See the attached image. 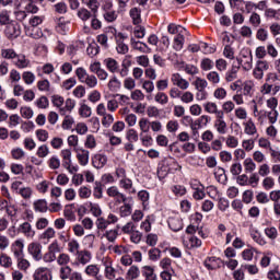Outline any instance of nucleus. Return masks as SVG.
<instances>
[{
	"instance_id": "f257e3e1",
	"label": "nucleus",
	"mask_w": 280,
	"mask_h": 280,
	"mask_svg": "<svg viewBox=\"0 0 280 280\" xmlns=\"http://www.w3.org/2000/svg\"><path fill=\"white\" fill-rule=\"evenodd\" d=\"M278 77L277 74H269L266 78L265 83L260 88V93L262 95H277L280 91V85L275 83L277 82Z\"/></svg>"
},
{
	"instance_id": "f03ea898",
	"label": "nucleus",
	"mask_w": 280,
	"mask_h": 280,
	"mask_svg": "<svg viewBox=\"0 0 280 280\" xmlns=\"http://www.w3.org/2000/svg\"><path fill=\"white\" fill-rule=\"evenodd\" d=\"M96 115L102 117L101 124L103 128H110V126H113L115 122V117L113 114H108V109L104 103H101L96 106Z\"/></svg>"
},
{
	"instance_id": "7ed1b4c3",
	"label": "nucleus",
	"mask_w": 280,
	"mask_h": 280,
	"mask_svg": "<svg viewBox=\"0 0 280 280\" xmlns=\"http://www.w3.org/2000/svg\"><path fill=\"white\" fill-rule=\"evenodd\" d=\"M270 69V62L267 60H257L253 69L255 80H264V74Z\"/></svg>"
},
{
	"instance_id": "20e7f679",
	"label": "nucleus",
	"mask_w": 280,
	"mask_h": 280,
	"mask_svg": "<svg viewBox=\"0 0 280 280\" xmlns=\"http://www.w3.org/2000/svg\"><path fill=\"white\" fill-rule=\"evenodd\" d=\"M27 253L34 261L43 259V245L38 242H32L27 245Z\"/></svg>"
},
{
	"instance_id": "39448f33",
	"label": "nucleus",
	"mask_w": 280,
	"mask_h": 280,
	"mask_svg": "<svg viewBox=\"0 0 280 280\" xmlns=\"http://www.w3.org/2000/svg\"><path fill=\"white\" fill-rule=\"evenodd\" d=\"M116 38V50L117 54H121L122 56H126V54H128L129 48L126 45V43H124V40H126L128 38V35L124 34V33H117L115 35Z\"/></svg>"
},
{
	"instance_id": "423d86ee",
	"label": "nucleus",
	"mask_w": 280,
	"mask_h": 280,
	"mask_svg": "<svg viewBox=\"0 0 280 280\" xmlns=\"http://www.w3.org/2000/svg\"><path fill=\"white\" fill-rule=\"evenodd\" d=\"M241 65L244 71H250L253 69V50L246 49L241 52Z\"/></svg>"
},
{
	"instance_id": "0eeeda50",
	"label": "nucleus",
	"mask_w": 280,
	"mask_h": 280,
	"mask_svg": "<svg viewBox=\"0 0 280 280\" xmlns=\"http://www.w3.org/2000/svg\"><path fill=\"white\" fill-rule=\"evenodd\" d=\"M171 82L173 86L179 89L180 91H187V89H189V81L184 79L180 73H173L171 75Z\"/></svg>"
},
{
	"instance_id": "6e6552de",
	"label": "nucleus",
	"mask_w": 280,
	"mask_h": 280,
	"mask_svg": "<svg viewBox=\"0 0 280 280\" xmlns=\"http://www.w3.org/2000/svg\"><path fill=\"white\" fill-rule=\"evenodd\" d=\"M7 38L13 40V38H19L21 36V25L19 23H10L4 30Z\"/></svg>"
},
{
	"instance_id": "1a4fd4ad",
	"label": "nucleus",
	"mask_w": 280,
	"mask_h": 280,
	"mask_svg": "<svg viewBox=\"0 0 280 280\" xmlns=\"http://www.w3.org/2000/svg\"><path fill=\"white\" fill-rule=\"evenodd\" d=\"M213 127L218 135H226L229 132V125L226 124V120H224V114L215 117Z\"/></svg>"
},
{
	"instance_id": "9d476101",
	"label": "nucleus",
	"mask_w": 280,
	"mask_h": 280,
	"mask_svg": "<svg viewBox=\"0 0 280 280\" xmlns=\"http://www.w3.org/2000/svg\"><path fill=\"white\" fill-rule=\"evenodd\" d=\"M107 196H109V198H115L118 205H121V202H128V197L119 191V188L117 186H112L107 188Z\"/></svg>"
},
{
	"instance_id": "9b49d317",
	"label": "nucleus",
	"mask_w": 280,
	"mask_h": 280,
	"mask_svg": "<svg viewBox=\"0 0 280 280\" xmlns=\"http://www.w3.org/2000/svg\"><path fill=\"white\" fill-rule=\"evenodd\" d=\"M25 250V243L23 240L18 238L11 244V253L13 257L16 259L19 257H23Z\"/></svg>"
},
{
	"instance_id": "f8f14e48",
	"label": "nucleus",
	"mask_w": 280,
	"mask_h": 280,
	"mask_svg": "<svg viewBox=\"0 0 280 280\" xmlns=\"http://www.w3.org/2000/svg\"><path fill=\"white\" fill-rule=\"evenodd\" d=\"M13 65L16 69H28V67H32V61L24 54H18Z\"/></svg>"
},
{
	"instance_id": "ddd939ff",
	"label": "nucleus",
	"mask_w": 280,
	"mask_h": 280,
	"mask_svg": "<svg viewBox=\"0 0 280 280\" xmlns=\"http://www.w3.org/2000/svg\"><path fill=\"white\" fill-rule=\"evenodd\" d=\"M130 45L135 51H140V54H150L152 51V48H149L148 44L139 42L133 37L130 38Z\"/></svg>"
},
{
	"instance_id": "4468645a",
	"label": "nucleus",
	"mask_w": 280,
	"mask_h": 280,
	"mask_svg": "<svg viewBox=\"0 0 280 280\" xmlns=\"http://www.w3.org/2000/svg\"><path fill=\"white\" fill-rule=\"evenodd\" d=\"M19 232L28 240H33V237L36 235V231L34 230V228H32V224L30 222H24L20 224Z\"/></svg>"
},
{
	"instance_id": "2eb2a0df",
	"label": "nucleus",
	"mask_w": 280,
	"mask_h": 280,
	"mask_svg": "<svg viewBox=\"0 0 280 280\" xmlns=\"http://www.w3.org/2000/svg\"><path fill=\"white\" fill-rule=\"evenodd\" d=\"M106 163H108V156H106V154L96 153L92 158L93 167H95L96 170H102L106 166Z\"/></svg>"
},
{
	"instance_id": "dca6fc26",
	"label": "nucleus",
	"mask_w": 280,
	"mask_h": 280,
	"mask_svg": "<svg viewBox=\"0 0 280 280\" xmlns=\"http://www.w3.org/2000/svg\"><path fill=\"white\" fill-rule=\"evenodd\" d=\"M77 159L79 164L82 166L89 165V159L91 156V152L84 148H79L75 150Z\"/></svg>"
},
{
	"instance_id": "f3484780",
	"label": "nucleus",
	"mask_w": 280,
	"mask_h": 280,
	"mask_svg": "<svg viewBox=\"0 0 280 280\" xmlns=\"http://www.w3.org/2000/svg\"><path fill=\"white\" fill-rule=\"evenodd\" d=\"M121 202H124V205L119 207L120 218H128L132 215V198H127V201Z\"/></svg>"
},
{
	"instance_id": "a211bd4d",
	"label": "nucleus",
	"mask_w": 280,
	"mask_h": 280,
	"mask_svg": "<svg viewBox=\"0 0 280 280\" xmlns=\"http://www.w3.org/2000/svg\"><path fill=\"white\" fill-rule=\"evenodd\" d=\"M77 261L78 264H81V266H86V264L91 262V259H93V254L89 249L80 250L77 255Z\"/></svg>"
},
{
	"instance_id": "6ab92c4d",
	"label": "nucleus",
	"mask_w": 280,
	"mask_h": 280,
	"mask_svg": "<svg viewBox=\"0 0 280 280\" xmlns=\"http://www.w3.org/2000/svg\"><path fill=\"white\" fill-rule=\"evenodd\" d=\"M184 121H186V124L189 125V128L191 130V135H192V139H195V141L200 137V128L202 127H199L198 125H196L194 122V118H191V116H184L183 117Z\"/></svg>"
},
{
	"instance_id": "aec40b11",
	"label": "nucleus",
	"mask_w": 280,
	"mask_h": 280,
	"mask_svg": "<svg viewBox=\"0 0 280 280\" xmlns=\"http://www.w3.org/2000/svg\"><path fill=\"white\" fill-rule=\"evenodd\" d=\"M121 226L118 224L115 229L106 230L103 234V237L107 240V242H110V244H115L117 242V237H119V230Z\"/></svg>"
},
{
	"instance_id": "412c9836",
	"label": "nucleus",
	"mask_w": 280,
	"mask_h": 280,
	"mask_svg": "<svg viewBox=\"0 0 280 280\" xmlns=\"http://www.w3.org/2000/svg\"><path fill=\"white\" fill-rule=\"evenodd\" d=\"M170 173L178 172L182 170L180 164L174 158H165L162 160Z\"/></svg>"
},
{
	"instance_id": "4be33fe9",
	"label": "nucleus",
	"mask_w": 280,
	"mask_h": 280,
	"mask_svg": "<svg viewBox=\"0 0 280 280\" xmlns=\"http://www.w3.org/2000/svg\"><path fill=\"white\" fill-rule=\"evenodd\" d=\"M34 280H51V273L45 267H39L33 273Z\"/></svg>"
},
{
	"instance_id": "5701e85b",
	"label": "nucleus",
	"mask_w": 280,
	"mask_h": 280,
	"mask_svg": "<svg viewBox=\"0 0 280 280\" xmlns=\"http://www.w3.org/2000/svg\"><path fill=\"white\" fill-rule=\"evenodd\" d=\"M203 108L206 113H209V115H215V117H220V115H224V112L219 109L218 104L213 102L205 103Z\"/></svg>"
},
{
	"instance_id": "b1692460",
	"label": "nucleus",
	"mask_w": 280,
	"mask_h": 280,
	"mask_svg": "<svg viewBox=\"0 0 280 280\" xmlns=\"http://www.w3.org/2000/svg\"><path fill=\"white\" fill-rule=\"evenodd\" d=\"M103 63L109 73H119V62L114 58H106Z\"/></svg>"
},
{
	"instance_id": "393cba45",
	"label": "nucleus",
	"mask_w": 280,
	"mask_h": 280,
	"mask_svg": "<svg viewBox=\"0 0 280 280\" xmlns=\"http://www.w3.org/2000/svg\"><path fill=\"white\" fill-rule=\"evenodd\" d=\"M71 24V22L65 18H59L57 20V26L56 30L59 34H67V32H69V25Z\"/></svg>"
},
{
	"instance_id": "a878e982",
	"label": "nucleus",
	"mask_w": 280,
	"mask_h": 280,
	"mask_svg": "<svg viewBox=\"0 0 280 280\" xmlns=\"http://www.w3.org/2000/svg\"><path fill=\"white\" fill-rule=\"evenodd\" d=\"M0 266L1 268H12L14 266V261L12 260V257L8 255L5 252L0 253Z\"/></svg>"
},
{
	"instance_id": "bb28decb",
	"label": "nucleus",
	"mask_w": 280,
	"mask_h": 280,
	"mask_svg": "<svg viewBox=\"0 0 280 280\" xmlns=\"http://www.w3.org/2000/svg\"><path fill=\"white\" fill-rule=\"evenodd\" d=\"M37 89L42 93H47V94L54 93V89H51V83L47 79L39 80L37 82Z\"/></svg>"
},
{
	"instance_id": "cd10ccee",
	"label": "nucleus",
	"mask_w": 280,
	"mask_h": 280,
	"mask_svg": "<svg viewBox=\"0 0 280 280\" xmlns=\"http://www.w3.org/2000/svg\"><path fill=\"white\" fill-rule=\"evenodd\" d=\"M168 226L175 233L183 230V220L178 217H171L168 218Z\"/></svg>"
},
{
	"instance_id": "c85d7f7f",
	"label": "nucleus",
	"mask_w": 280,
	"mask_h": 280,
	"mask_svg": "<svg viewBox=\"0 0 280 280\" xmlns=\"http://www.w3.org/2000/svg\"><path fill=\"white\" fill-rule=\"evenodd\" d=\"M119 185L121 189H125V191H129V194H137V189L133 188L132 179L125 177L119 180Z\"/></svg>"
},
{
	"instance_id": "c756f323",
	"label": "nucleus",
	"mask_w": 280,
	"mask_h": 280,
	"mask_svg": "<svg viewBox=\"0 0 280 280\" xmlns=\"http://www.w3.org/2000/svg\"><path fill=\"white\" fill-rule=\"evenodd\" d=\"M15 259L18 264V269L21 270L22 272H27V270L32 268V262H30V260H27L25 257L20 256Z\"/></svg>"
},
{
	"instance_id": "7c9ffc66",
	"label": "nucleus",
	"mask_w": 280,
	"mask_h": 280,
	"mask_svg": "<svg viewBox=\"0 0 280 280\" xmlns=\"http://www.w3.org/2000/svg\"><path fill=\"white\" fill-rule=\"evenodd\" d=\"M67 250L70 253V255L77 256L80 252V242L75 238H71L68 241Z\"/></svg>"
},
{
	"instance_id": "2f4dec72",
	"label": "nucleus",
	"mask_w": 280,
	"mask_h": 280,
	"mask_svg": "<svg viewBox=\"0 0 280 280\" xmlns=\"http://www.w3.org/2000/svg\"><path fill=\"white\" fill-rule=\"evenodd\" d=\"M254 91H255V81L247 80L243 83V95L247 97H253Z\"/></svg>"
},
{
	"instance_id": "473e14b6",
	"label": "nucleus",
	"mask_w": 280,
	"mask_h": 280,
	"mask_svg": "<svg viewBox=\"0 0 280 280\" xmlns=\"http://www.w3.org/2000/svg\"><path fill=\"white\" fill-rule=\"evenodd\" d=\"M243 126L245 135H248L249 137L257 135V126H255L253 119H248L246 122L243 124Z\"/></svg>"
},
{
	"instance_id": "72a5a7b5",
	"label": "nucleus",
	"mask_w": 280,
	"mask_h": 280,
	"mask_svg": "<svg viewBox=\"0 0 280 280\" xmlns=\"http://www.w3.org/2000/svg\"><path fill=\"white\" fill-rule=\"evenodd\" d=\"M107 89L114 93L121 89V81H119L117 75L110 77V79L107 83Z\"/></svg>"
},
{
	"instance_id": "f704fd0d",
	"label": "nucleus",
	"mask_w": 280,
	"mask_h": 280,
	"mask_svg": "<svg viewBox=\"0 0 280 280\" xmlns=\"http://www.w3.org/2000/svg\"><path fill=\"white\" fill-rule=\"evenodd\" d=\"M16 56H19V54H16V50H14V48L1 49V57L4 58V60H11L12 62H14Z\"/></svg>"
},
{
	"instance_id": "c9c22d12",
	"label": "nucleus",
	"mask_w": 280,
	"mask_h": 280,
	"mask_svg": "<svg viewBox=\"0 0 280 280\" xmlns=\"http://www.w3.org/2000/svg\"><path fill=\"white\" fill-rule=\"evenodd\" d=\"M185 246L189 250L194 248H200V246H202V241H200V238H198L197 236H190L188 241L185 242Z\"/></svg>"
},
{
	"instance_id": "e433bc0d",
	"label": "nucleus",
	"mask_w": 280,
	"mask_h": 280,
	"mask_svg": "<svg viewBox=\"0 0 280 280\" xmlns=\"http://www.w3.org/2000/svg\"><path fill=\"white\" fill-rule=\"evenodd\" d=\"M243 167L246 174H253L257 170V164L252 158H246L243 162Z\"/></svg>"
},
{
	"instance_id": "4c0bfd02",
	"label": "nucleus",
	"mask_w": 280,
	"mask_h": 280,
	"mask_svg": "<svg viewBox=\"0 0 280 280\" xmlns=\"http://www.w3.org/2000/svg\"><path fill=\"white\" fill-rule=\"evenodd\" d=\"M83 5H86L92 12V14H97L100 10V1L98 0H81Z\"/></svg>"
},
{
	"instance_id": "58836bf2",
	"label": "nucleus",
	"mask_w": 280,
	"mask_h": 280,
	"mask_svg": "<svg viewBox=\"0 0 280 280\" xmlns=\"http://www.w3.org/2000/svg\"><path fill=\"white\" fill-rule=\"evenodd\" d=\"M129 16L132 19L133 25H140L141 23V9L135 7L129 11Z\"/></svg>"
},
{
	"instance_id": "ea45409f",
	"label": "nucleus",
	"mask_w": 280,
	"mask_h": 280,
	"mask_svg": "<svg viewBox=\"0 0 280 280\" xmlns=\"http://www.w3.org/2000/svg\"><path fill=\"white\" fill-rule=\"evenodd\" d=\"M141 277V270L137 266H131L126 273V279L127 280H137Z\"/></svg>"
},
{
	"instance_id": "a19ab883",
	"label": "nucleus",
	"mask_w": 280,
	"mask_h": 280,
	"mask_svg": "<svg viewBox=\"0 0 280 280\" xmlns=\"http://www.w3.org/2000/svg\"><path fill=\"white\" fill-rule=\"evenodd\" d=\"M1 205H4L5 208V213L10 217V218H14L19 211V209L16 208V205L14 203H8V200H2Z\"/></svg>"
},
{
	"instance_id": "79ce46f5",
	"label": "nucleus",
	"mask_w": 280,
	"mask_h": 280,
	"mask_svg": "<svg viewBox=\"0 0 280 280\" xmlns=\"http://www.w3.org/2000/svg\"><path fill=\"white\" fill-rule=\"evenodd\" d=\"M225 141L226 148L235 149L240 145V139L233 135H228L226 138H222Z\"/></svg>"
},
{
	"instance_id": "37998d69",
	"label": "nucleus",
	"mask_w": 280,
	"mask_h": 280,
	"mask_svg": "<svg viewBox=\"0 0 280 280\" xmlns=\"http://www.w3.org/2000/svg\"><path fill=\"white\" fill-rule=\"evenodd\" d=\"M34 210L38 211L39 213H47V200L38 199L33 203Z\"/></svg>"
},
{
	"instance_id": "c03bdc74",
	"label": "nucleus",
	"mask_w": 280,
	"mask_h": 280,
	"mask_svg": "<svg viewBox=\"0 0 280 280\" xmlns=\"http://www.w3.org/2000/svg\"><path fill=\"white\" fill-rule=\"evenodd\" d=\"M154 102L156 104H160L161 106H165V105L170 104V96H167L165 94V92H158L154 95Z\"/></svg>"
},
{
	"instance_id": "a18cd8bd",
	"label": "nucleus",
	"mask_w": 280,
	"mask_h": 280,
	"mask_svg": "<svg viewBox=\"0 0 280 280\" xmlns=\"http://www.w3.org/2000/svg\"><path fill=\"white\" fill-rule=\"evenodd\" d=\"M205 266L208 270H217V268H220V259L209 257L205 260Z\"/></svg>"
},
{
	"instance_id": "49530a36",
	"label": "nucleus",
	"mask_w": 280,
	"mask_h": 280,
	"mask_svg": "<svg viewBox=\"0 0 280 280\" xmlns=\"http://www.w3.org/2000/svg\"><path fill=\"white\" fill-rule=\"evenodd\" d=\"M57 264L58 266L62 267H67L69 266V264H71V256H69V254L67 253H61L58 255L57 257Z\"/></svg>"
},
{
	"instance_id": "de8ad7c7",
	"label": "nucleus",
	"mask_w": 280,
	"mask_h": 280,
	"mask_svg": "<svg viewBox=\"0 0 280 280\" xmlns=\"http://www.w3.org/2000/svg\"><path fill=\"white\" fill-rule=\"evenodd\" d=\"M84 148H86V150H95L97 148V139H95V136H86L84 141Z\"/></svg>"
},
{
	"instance_id": "09e8293b",
	"label": "nucleus",
	"mask_w": 280,
	"mask_h": 280,
	"mask_svg": "<svg viewBox=\"0 0 280 280\" xmlns=\"http://www.w3.org/2000/svg\"><path fill=\"white\" fill-rule=\"evenodd\" d=\"M180 129V124H178V120H168L166 122V130L170 132V135H176L178 130Z\"/></svg>"
},
{
	"instance_id": "8fccbe9b",
	"label": "nucleus",
	"mask_w": 280,
	"mask_h": 280,
	"mask_svg": "<svg viewBox=\"0 0 280 280\" xmlns=\"http://www.w3.org/2000/svg\"><path fill=\"white\" fill-rule=\"evenodd\" d=\"M150 119L143 117V118H140L139 122H138V126H139V129H140V133H148L150 132Z\"/></svg>"
},
{
	"instance_id": "3c124183",
	"label": "nucleus",
	"mask_w": 280,
	"mask_h": 280,
	"mask_svg": "<svg viewBox=\"0 0 280 280\" xmlns=\"http://www.w3.org/2000/svg\"><path fill=\"white\" fill-rule=\"evenodd\" d=\"M184 45H185V36L179 33L174 38L173 49H175V51H180Z\"/></svg>"
},
{
	"instance_id": "603ef678",
	"label": "nucleus",
	"mask_w": 280,
	"mask_h": 280,
	"mask_svg": "<svg viewBox=\"0 0 280 280\" xmlns=\"http://www.w3.org/2000/svg\"><path fill=\"white\" fill-rule=\"evenodd\" d=\"M194 124H196V126H198L199 128H202L205 126H209V124H211V116L201 115L199 118L194 120Z\"/></svg>"
},
{
	"instance_id": "864d4df0",
	"label": "nucleus",
	"mask_w": 280,
	"mask_h": 280,
	"mask_svg": "<svg viewBox=\"0 0 280 280\" xmlns=\"http://www.w3.org/2000/svg\"><path fill=\"white\" fill-rule=\"evenodd\" d=\"M221 108V112L223 113L224 117V115H230V113L235 110V103H233V101H225L222 104Z\"/></svg>"
},
{
	"instance_id": "5fc2aeb1",
	"label": "nucleus",
	"mask_w": 280,
	"mask_h": 280,
	"mask_svg": "<svg viewBox=\"0 0 280 280\" xmlns=\"http://www.w3.org/2000/svg\"><path fill=\"white\" fill-rule=\"evenodd\" d=\"M72 272H73V269L70 266L60 267L59 278L62 279V280L70 279Z\"/></svg>"
},
{
	"instance_id": "6e6d98bb",
	"label": "nucleus",
	"mask_w": 280,
	"mask_h": 280,
	"mask_svg": "<svg viewBox=\"0 0 280 280\" xmlns=\"http://www.w3.org/2000/svg\"><path fill=\"white\" fill-rule=\"evenodd\" d=\"M250 237L259 246H266V244H267L266 238H264V236H261V234L258 231H252L250 232Z\"/></svg>"
},
{
	"instance_id": "4d7b16f0",
	"label": "nucleus",
	"mask_w": 280,
	"mask_h": 280,
	"mask_svg": "<svg viewBox=\"0 0 280 280\" xmlns=\"http://www.w3.org/2000/svg\"><path fill=\"white\" fill-rule=\"evenodd\" d=\"M194 86H195L196 91H205L207 89V86H209V83L205 79L198 77L194 81Z\"/></svg>"
},
{
	"instance_id": "13d9d810",
	"label": "nucleus",
	"mask_w": 280,
	"mask_h": 280,
	"mask_svg": "<svg viewBox=\"0 0 280 280\" xmlns=\"http://www.w3.org/2000/svg\"><path fill=\"white\" fill-rule=\"evenodd\" d=\"M167 174H170V171L162 160L158 167V178H160V180H161V179L165 178V176H167Z\"/></svg>"
},
{
	"instance_id": "bf43d9fd",
	"label": "nucleus",
	"mask_w": 280,
	"mask_h": 280,
	"mask_svg": "<svg viewBox=\"0 0 280 280\" xmlns=\"http://www.w3.org/2000/svg\"><path fill=\"white\" fill-rule=\"evenodd\" d=\"M36 156L38 159H46V156H49V147L47 144H42L37 148Z\"/></svg>"
},
{
	"instance_id": "052dcab7",
	"label": "nucleus",
	"mask_w": 280,
	"mask_h": 280,
	"mask_svg": "<svg viewBox=\"0 0 280 280\" xmlns=\"http://www.w3.org/2000/svg\"><path fill=\"white\" fill-rule=\"evenodd\" d=\"M226 89L224 88H217L213 92V97L214 100H219L220 102H222L223 100H226Z\"/></svg>"
},
{
	"instance_id": "680f3d73",
	"label": "nucleus",
	"mask_w": 280,
	"mask_h": 280,
	"mask_svg": "<svg viewBox=\"0 0 280 280\" xmlns=\"http://www.w3.org/2000/svg\"><path fill=\"white\" fill-rule=\"evenodd\" d=\"M179 100L183 104H191L194 102V93L190 91L182 92Z\"/></svg>"
},
{
	"instance_id": "e2e57ef3",
	"label": "nucleus",
	"mask_w": 280,
	"mask_h": 280,
	"mask_svg": "<svg viewBox=\"0 0 280 280\" xmlns=\"http://www.w3.org/2000/svg\"><path fill=\"white\" fill-rule=\"evenodd\" d=\"M79 115H81L82 117H84L85 119L91 117V115H93V112L91 109V106L86 105V104H81L80 108H79Z\"/></svg>"
},
{
	"instance_id": "0e129e2a",
	"label": "nucleus",
	"mask_w": 280,
	"mask_h": 280,
	"mask_svg": "<svg viewBox=\"0 0 280 280\" xmlns=\"http://www.w3.org/2000/svg\"><path fill=\"white\" fill-rule=\"evenodd\" d=\"M91 12L92 11H89V9L81 8V9H79L77 16H79L81 19V21H89V19H91L93 16V14Z\"/></svg>"
},
{
	"instance_id": "69168bd1",
	"label": "nucleus",
	"mask_w": 280,
	"mask_h": 280,
	"mask_svg": "<svg viewBox=\"0 0 280 280\" xmlns=\"http://www.w3.org/2000/svg\"><path fill=\"white\" fill-rule=\"evenodd\" d=\"M83 84L88 86V89H95L97 86V77L95 74H90L84 81Z\"/></svg>"
},
{
	"instance_id": "338daca9",
	"label": "nucleus",
	"mask_w": 280,
	"mask_h": 280,
	"mask_svg": "<svg viewBox=\"0 0 280 280\" xmlns=\"http://www.w3.org/2000/svg\"><path fill=\"white\" fill-rule=\"evenodd\" d=\"M213 67H214L213 60L209 58L201 59L200 68L202 69V71H211Z\"/></svg>"
},
{
	"instance_id": "774afa93",
	"label": "nucleus",
	"mask_w": 280,
	"mask_h": 280,
	"mask_svg": "<svg viewBox=\"0 0 280 280\" xmlns=\"http://www.w3.org/2000/svg\"><path fill=\"white\" fill-rule=\"evenodd\" d=\"M60 156H61V159H62V166H63L66 163H72V161H71L72 153H71V150H70V149H63V150H61Z\"/></svg>"
}]
</instances>
